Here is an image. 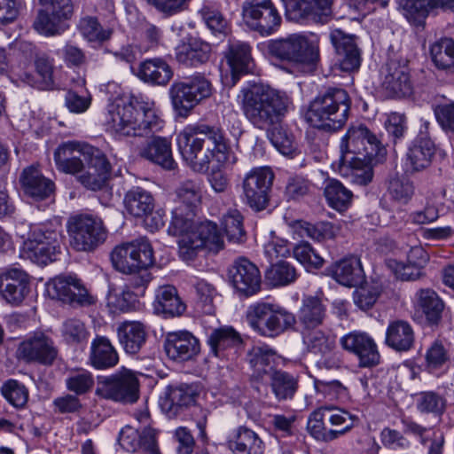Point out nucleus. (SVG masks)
<instances>
[{
  "mask_svg": "<svg viewBox=\"0 0 454 454\" xmlns=\"http://www.w3.org/2000/svg\"><path fill=\"white\" fill-rule=\"evenodd\" d=\"M114 267L120 272L131 274L153 264V251L145 239L117 246L111 254Z\"/></svg>",
  "mask_w": 454,
  "mask_h": 454,
  "instance_id": "12",
  "label": "nucleus"
},
{
  "mask_svg": "<svg viewBox=\"0 0 454 454\" xmlns=\"http://www.w3.org/2000/svg\"><path fill=\"white\" fill-rule=\"evenodd\" d=\"M176 140L184 160L195 172H207L212 157L221 164L233 165L237 161L219 128L197 125L185 129Z\"/></svg>",
  "mask_w": 454,
  "mask_h": 454,
  "instance_id": "1",
  "label": "nucleus"
},
{
  "mask_svg": "<svg viewBox=\"0 0 454 454\" xmlns=\"http://www.w3.org/2000/svg\"><path fill=\"white\" fill-rule=\"evenodd\" d=\"M445 407V398L436 392H421L416 395V408L421 413L442 415Z\"/></svg>",
  "mask_w": 454,
  "mask_h": 454,
  "instance_id": "59",
  "label": "nucleus"
},
{
  "mask_svg": "<svg viewBox=\"0 0 454 454\" xmlns=\"http://www.w3.org/2000/svg\"><path fill=\"white\" fill-rule=\"evenodd\" d=\"M52 287L59 300L74 307H87L96 302V298L74 278H57L52 282Z\"/></svg>",
  "mask_w": 454,
  "mask_h": 454,
  "instance_id": "22",
  "label": "nucleus"
},
{
  "mask_svg": "<svg viewBox=\"0 0 454 454\" xmlns=\"http://www.w3.org/2000/svg\"><path fill=\"white\" fill-rule=\"evenodd\" d=\"M1 393L7 402L16 408H22L28 400V391L27 387L16 380L5 381Z\"/></svg>",
  "mask_w": 454,
  "mask_h": 454,
  "instance_id": "64",
  "label": "nucleus"
},
{
  "mask_svg": "<svg viewBox=\"0 0 454 454\" xmlns=\"http://www.w3.org/2000/svg\"><path fill=\"white\" fill-rule=\"evenodd\" d=\"M19 356L26 362L44 365L52 364L58 356L53 340L42 333H35L23 340L18 348Z\"/></svg>",
  "mask_w": 454,
  "mask_h": 454,
  "instance_id": "20",
  "label": "nucleus"
},
{
  "mask_svg": "<svg viewBox=\"0 0 454 454\" xmlns=\"http://www.w3.org/2000/svg\"><path fill=\"white\" fill-rule=\"evenodd\" d=\"M117 335L126 353L137 354L146 340L145 325L137 321H127L117 328Z\"/></svg>",
  "mask_w": 454,
  "mask_h": 454,
  "instance_id": "38",
  "label": "nucleus"
},
{
  "mask_svg": "<svg viewBox=\"0 0 454 454\" xmlns=\"http://www.w3.org/2000/svg\"><path fill=\"white\" fill-rule=\"evenodd\" d=\"M385 156L368 158H350L340 160L341 163V175L347 177L350 183L365 186L369 184L374 176L373 168L383 160Z\"/></svg>",
  "mask_w": 454,
  "mask_h": 454,
  "instance_id": "27",
  "label": "nucleus"
},
{
  "mask_svg": "<svg viewBox=\"0 0 454 454\" xmlns=\"http://www.w3.org/2000/svg\"><path fill=\"white\" fill-rule=\"evenodd\" d=\"M325 411H327L326 406L314 411L309 417L307 428L315 439L329 442L336 439L337 433L332 432V429L325 426Z\"/></svg>",
  "mask_w": 454,
  "mask_h": 454,
  "instance_id": "55",
  "label": "nucleus"
},
{
  "mask_svg": "<svg viewBox=\"0 0 454 454\" xmlns=\"http://www.w3.org/2000/svg\"><path fill=\"white\" fill-rule=\"evenodd\" d=\"M66 387L76 395L90 393L95 385L93 373L84 368L70 369L65 379Z\"/></svg>",
  "mask_w": 454,
  "mask_h": 454,
  "instance_id": "50",
  "label": "nucleus"
},
{
  "mask_svg": "<svg viewBox=\"0 0 454 454\" xmlns=\"http://www.w3.org/2000/svg\"><path fill=\"white\" fill-rule=\"evenodd\" d=\"M88 361L96 370H108L118 364L119 356L106 337L97 336L91 341Z\"/></svg>",
  "mask_w": 454,
  "mask_h": 454,
  "instance_id": "33",
  "label": "nucleus"
},
{
  "mask_svg": "<svg viewBox=\"0 0 454 454\" xmlns=\"http://www.w3.org/2000/svg\"><path fill=\"white\" fill-rule=\"evenodd\" d=\"M432 60L438 69L454 72V40L441 38L430 47Z\"/></svg>",
  "mask_w": 454,
  "mask_h": 454,
  "instance_id": "47",
  "label": "nucleus"
},
{
  "mask_svg": "<svg viewBox=\"0 0 454 454\" xmlns=\"http://www.w3.org/2000/svg\"><path fill=\"white\" fill-rule=\"evenodd\" d=\"M326 317V307L317 296H304L298 311L301 330L320 327Z\"/></svg>",
  "mask_w": 454,
  "mask_h": 454,
  "instance_id": "37",
  "label": "nucleus"
},
{
  "mask_svg": "<svg viewBox=\"0 0 454 454\" xmlns=\"http://www.w3.org/2000/svg\"><path fill=\"white\" fill-rule=\"evenodd\" d=\"M107 122L115 134L124 137L146 136L161 129V121L152 103L137 95L112 104L108 109Z\"/></svg>",
  "mask_w": 454,
  "mask_h": 454,
  "instance_id": "3",
  "label": "nucleus"
},
{
  "mask_svg": "<svg viewBox=\"0 0 454 454\" xmlns=\"http://www.w3.org/2000/svg\"><path fill=\"white\" fill-rule=\"evenodd\" d=\"M246 319L254 332L269 338L281 335L293 329L297 323L294 314L278 304L265 301L249 305Z\"/></svg>",
  "mask_w": 454,
  "mask_h": 454,
  "instance_id": "6",
  "label": "nucleus"
},
{
  "mask_svg": "<svg viewBox=\"0 0 454 454\" xmlns=\"http://www.w3.org/2000/svg\"><path fill=\"white\" fill-rule=\"evenodd\" d=\"M62 246L63 235L59 225H38L31 230L24 242L22 255L38 264H47L57 260Z\"/></svg>",
  "mask_w": 454,
  "mask_h": 454,
  "instance_id": "7",
  "label": "nucleus"
},
{
  "mask_svg": "<svg viewBox=\"0 0 454 454\" xmlns=\"http://www.w3.org/2000/svg\"><path fill=\"white\" fill-rule=\"evenodd\" d=\"M274 180V174L270 168H254L243 178L242 201L252 210H264L270 202V192Z\"/></svg>",
  "mask_w": 454,
  "mask_h": 454,
  "instance_id": "13",
  "label": "nucleus"
},
{
  "mask_svg": "<svg viewBox=\"0 0 454 454\" xmlns=\"http://www.w3.org/2000/svg\"><path fill=\"white\" fill-rule=\"evenodd\" d=\"M269 380L270 389L278 402L292 400L298 391L299 378L288 372H271Z\"/></svg>",
  "mask_w": 454,
  "mask_h": 454,
  "instance_id": "41",
  "label": "nucleus"
},
{
  "mask_svg": "<svg viewBox=\"0 0 454 454\" xmlns=\"http://www.w3.org/2000/svg\"><path fill=\"white\" fill-rule=\"evenodd\" d=\"M340 343L345 350L357 356L359 367L372 368L380 362V355L374 340L364 332L348 333L340 338Z\"/></svg>",
  "mask_w": 454,
  "mask_h": 454,
  "instance_id": "18",
  "label": "nucleus"
},
{
  "mask_svg": "<svg viewBox=\"0 0 454 454\" xmlns=\"http://www.w3.org/2000/svg\"><path fill=\"white\" fill-rule=\"evenodd\" d=\"M95 151V147L85 143L65 142L54 152L56 167L63 173L78 175L84 169L85 163Z\"/></svg>",
  "mask_w": 454,
  "mask_h": 454,
  "instance_id": "17",
  "label": "nucleus"
},
{
  "mask_svg": "<svg viewBox=\"0 0 454 454\" xmlns=\"http://www.w3.org/2000/svg\"><path fill=\"white\" fill-rule=\"evenodd\" d=\"M175 208L172 210V217L175 215L176 208H181L183 216L193 218L194 208L200 202V187L194 180L185 179L181 181L175 190Z\"/></svg>",
  "mask_w": 454,
  "mask_h": 454,
  "instance_id": "32",
  "label": "nucleus"
},
{
  "mask_svg": "<svg viewBox=\"0 0 454 454\" xmlns=\"http://www.w3.org/2000/svg\"><path fill=\"white\" fill-rule=\"evenodd\" d=\"M241 342V338L232 327L224 326L215 329L208 335L207 343L215 356L220 357L223 352Z\"/></svg>",
  "mask_w": 454,
  "mask_h": 454,
  "instance_id": "46",
  "label": "nucleus"
},
{
  "mask_svg": "<svg viewBox=\"0 0 454 454\" xmlns=\"http://www.w3.org/2000/svg\"><path fill=\"white\" fill-rule=\"evenodd\" d=\"M295 226L299 230L301 236H307L317 241L331 239L335 237L334 226L329 222L310 223L308 222L297 221L295 223Z\"/></svg>",
  "mask_w": 454,
  "mask_h": 454,
  "instance_id": "58",
  "label": "nucleus"
},
{
  "mask_svg": "<svg viewBox=\"0 0 454 454\" xmlns=\"http://www.w3.org/2000/svg\"><path fill=\"white\" fill-rule=\"evenodd\" d=\"M382 87L388 97H406L411 93V83L408 68L395 61H390L387 66Z\"/></svg>",
  "mask_w": 454,
  "mask_h": 454,
  "instance_id": "31",
  "label": "nucleus"
},
{
  "mask_svg": "<svg viewBox=\"0 0 454 454\" xmlns=\"http://www.w3.org/2000/svg\"><path fill=\"white\" fill-rule=\"evenodd\" d=\"M211 83L197 74L172 86V105L179 116L186 117L200 101L211 95Z\"/></svg>",
  "mask_w": 454,
  "mask_h": 454,
  "instance_id": "15",
  "label": "nucleus"
},
{
  "mask_svg": "<svg viewBox=\"0 0 454 454\" xmlns=\"http://www.w3.org/2000/svg\"><path fill=\"white\" fill-rule=\"evenodd\" d=\"M121 446L129 452L141 450L142 454H160L156 442L155 431L145 427L142 431L126 426L120 433Z\"/></svg>",
  "mask_w": 454,
  "mask_h": 454,
  "instance_id": "25",
  "label": "nucleus"
},
{
  "mask_svg": "<svg viewBox=\"0 0 454 454\" xmlns=\"http://www.w3.org/2000/svg\"><path fill=\"white\" fill-rule=\"evenodd\" d=\"M176 208L172 217V236L176 238L177 255L184 262L193 261L203 249L217 253L223 239L217 225L210 221L196 223Z\"/></svg>",
  "mask_w": 454,
  "mask_h": 454,
  "instance_id": "4",
  "label": "nucleus"
},
{
  "mask_svg": "<svg viewBox=\"0 0 454 454\" xmlns=\"http://www.w3.org/2000/svg\"><path fill=\"white\" fill-rule=\"evenodd\" d=\"M111 166L106 157L98 149L87 160L84 169L78 174V181L87 189L101 190L109 178Z\"/></svg>",
  "mask_w": 454,
  "mask_h": 454,
  "instance_id": "23",
  "label": "nucleus"
},
{
  "mask_svg": "<svg viewBox=\"0 0 454 454\" xmlns=\"http://www.w3.org/2000/svg\"><path fill=\"white\" fill-rule=\"evenodd\" d=\"M175 50L176 61L181 65L191 67L206 64L212 54L211 45L195 37H191L187 42H183Z\"/></svg>",
  "mask_w": 454,
  "mask_h": 454,
  "instance_id": "29",
  "label": "nucleus"
},
{
  "mask_svg": "<svg viewBox=\"0 0 454 454\" xmlns=\"http://www.w3.org/2000/svg\"><path fill=\"white\" fill-rule=\"evenodd\" d=\"M326 420L331 426L337 427L336 429H332V432L337 433L336 439L344 435L354 427L355 422L357 420L355 415L331 406H326Z\"/></svg>",
  "mask_w": 454,
  "mask_h": 454,
  "instance_id": "57",
  "label": "nucleus"
},
{
  "mask_svg": "<svg viewBox=\"0 0 454 454\" xmlns=\"http://www.w3.org/2000/svg\"><path fill=\"white\" fill-rule=\"evenodd\" d=\"M333 3V0H289L286 12L290 19L297 21L311 19L324 23L332 15Z\"/></svg>",
  "mask_w": 454,
  "mask_h": 454,
  "instance_id": "24",
  "label": "nucleus"
},
{
  "mask_svg": "<svg viewBox=\"0 0 454 454\" xmlns=\"http://www.w3.org/2000/svg\"><path fill=\"white\" fill-rule=\"evenodd\" d=\"M267 137L274 147L284 155H292L295 147L292 135L283 129L280 123L265 129Z\"/></svg>",
  "mask_w": 454,
  "mask_h": 454,
  "instance_id": "61",
  "label": "nucleus"
},
{
  "mask_svg": "<svg viewBox=\"0 0 454 454\" xmlns=\"http://www.w3.org/2000/svg\"><path fill=\"white\" fill-rule=\"evenodd\" d=\"M78 28L82 36L90 42L103 43L107 41L113 33L109 27H104L96 17L85 16L78 24Z\"/></svg>",
  "mask_w": 454,
  "mask_h": 454,
  "instance_id": "56",
  "label": "nucleus"
},
{
  "mask_svg": "<svg viewBox=\"0 0 454 454\" xmlns=\"http://www.w3.org/2000/svg\"><path fill=\"white\" fill-rule=\"evenodd\" d=\"M381 292L382 286L380 283H366L354 292V302L363 310L370 309L379 299Z\"/></svg>",
  "mask_w": 454,
  "mask_h": 454,
  "instance_id": "62",
  "label": "nucleus"
},
{
  "mask_svg": "<svg viewBox=\"0 0 454 454\" xmlns=\"http://www.w3.org/2000/svg\"><path fill=\"white\" fill-rule=\"evenodd\" d=\"M332 277L345 286H356L364 279V270L357 257L351 256L335 262L330 270Z\"/></svg>",
  "mask_w": 454,
  "mask_h": 454,
  "instance_id": "35",
  "label": "nucleus"
},
{
  "mask_svg": "<svg viewBox=\"0 0 454 454\" xmlns=\"http://www.w3.org/2000/svg\"><path fill=\"white\" fill-rule=\"evenodd\" d=\"M268 51L271 57L288 63L314 65L319 59L317 46L310 43L305 35L298 34L270 40Z\"/></svg>",
  "mask_w": 454,
  "mask_h": 454,
  "instance_id": "10",
  "label": "nucleus"
},
{
  "mask_svg": "<svg viewBox=\"0 0 454 454\" xmlns=\"http://www.w3.org/2000/svg\"><path fill=\"white\" fill-rule=\"evenodd\" d=\"M67 228L70 245L77 251H91L103 244L107 237L102 219L92 215L69 218Z\"/></svg>",
  "mask_w": 454,
  "mask_h": 454,
  "instance_id": "9",
  "label": "nucleus"
},
{
  "mask_svg": "<svg viewBox=\"0 0 454 454\" xmlns=\"http://www.w3.org/2000/svg\"><path fill=\"white\" fill-rule=\"evenodd\" d=\"M419 305L430 324L436 325L440 321L444 304L434 291L431 289L420 290L419 293Z\"/></svg>",
  "mask_w": 454,
  "mask_h": 454,
  "instance_id": "53",
  "label": "nucleus"
},
{
  "mask_svg": "<svg viewBox=\"0 0 454 454\" xmlns=\"http://www.w3.org/2000/svg\"><path fill=\"white\" fill-rule=\"evenodd\" d=\"M20 183L25 192L35 200L46 199L54 191V184L45 178L34 166L24 168L20 176Z\"/></svg>",
  "mask_w": 454,
  "mask_h": 454,
  "instance_id": "36",
  "label": "nucleus"
},
{
  "mask_svg": "<svg viewBox=\"0 0 454 454\" xmlns=\"http://www.w3.org/2000/svg\"><path fill=\"white\" fill-rule=\"evenodd\" d=\"M228 448L233 454H262L263 442L251 429L239 427L235 436L229 440Z\"/></svg>",
  "mask_w": 454,
  "mask_h": 454,
  "instance_id": "42",
  "label": "nucleus"
},
{
  "mask_svg": "<svg viewBox=\"0 0 454 454\" xmlns=\"http://www.w3.org/2000/svg\"><path fill=\"white\" fill-rule=\"evenodd\" d=\"M414 332L411 325L403 320L391 322L386 332V344L399 352L410 350L414 343Z\"/></svg>",
  "mask_w": 454,
  "mask_h": 454,
  "instance_id": "39",
  "label": "nucleus"
},
{
  "mask_svg": "<svg viewBox=\"0 0 454 454\" xmlns=\"http://www.w3.org/2000/svg\"><path fill=\"white\" fill-rule=\"evenodd\" d=\"M330 41L337 55V62L343 72L356 71L361 65V51L357 47L356 36L336 28L329 34Z\"/></svg>",
  "mask_w": 454,
  "mask_h": 454,
  "instance_id": "19",
  "label": "nucleus"
},
{
  "mask_svg": "<svg viewBox=\"0 0 454 454\" xmlns=\"http://www.w3.org/2000/svg\"><path fill=\"white\" fill-rule=\"evenodd\" d=\"M435 154V145L432 139L420 131L408 149L406 166L411 172L427 169L432 163Z\"/></svg>",
  "mask_w": 454,
  "mask_h": 454,
  "instance_id": "28",
  "label": "nucleus"
},
{
  "mask_svg": "<svg viewBox=\"0 0 454 454\" xmlns=\"http://www.w3.org/2000/svg\"><path fill=\"white\" fill-rule=\"evenodd\" d=\"M29 292L28 275L20 269H11L0 275V293L10 304L20 305Z\"/></svg>",
  "mask_w": 454,
  "mask_h": 454,
  "instance_id": "26",
  "label": "nucleus"
},
{
  "mask_svg": "<svg viewBox=\"0 0 454 454\" xmlns=\"http://www.w3.org/2000/svg\"><path fill=\"white\" fill-rule=\"evenodd\" d=\"M200 14L213 35H227L230 30L229 22L219 10L212 6H203L200 10Z\"/></svg>",
  "mask_w": 454,
  "mask_h": 454,
  "instance_id": "60",
  "label": "nucleus"
},
{
  "mask_svg": "<svg viewBox=\"0 0 454 454\" xmlns=\"http://www.w3.org/2000/svg\"><path fill=\"white\" fill-rule=\"evenodd\" d=\"M398 10L414 26H423L429 12L434 10L429 0H398Z\"/></svg>",
  "mask_w": 454,
  "mask_h": 454,
  "instance_id": "49",
  "label": "nucleus"
},
{
  "mask_svg": "<svg viewBox=\"0 0 454 454\" xmlns=\"http://www.w3.org/2000/svg\"><path fill=\"white\" fill-rule=\"evenodd\" d=\"M137 76L145 82L166 85L170 80V69L165 60L150 59L140 64Z\"/></svg>",
  "mask_w": 454,
  "mask_h": 454,
  "instance_id": "44",
  "label": "nucleus"
},
{
  "mask_svg": "<svg viewBox=\"0 0 454 454\" xmlns=\"http://www.w3.org/2000/svg\"><path fill=\"white\" fill-rule=\"evenodd\" d=\"M141 155L165 169H170V146L165 137H153L142 150Z\"/></svg>",
  "mask_w": 454,
  "mask_h": 454,
  "instance_id": "52",
  "label": "nucleus"
},
{
  "mask_svg": "<svg viewBox=\"0 0 454 454\" xmlns=\"http://www.w3.org/2000/svg\"><path fill=\"white\" fill-rule=\"evenodd\" d=\"M340 159L385 156L381 141L365 125H351L340 143Z\"/></svg>",
  "mask_w": 454,
  "mask_h": 454,
  "instance_id": "11",
  "label": "nucleus"
},
{
  "mask_svg": "<svg viewBox=\"0 0 454 454\" xmlns=\"http://www.w3.org/2000/svg\"><path fill=\"white\" fill-rule=\"evenodd\" d=\"M35 74L24 73L20 79L26 84L42 90L54 87V59L46 54L37 55L34 60Z\"/></svg>",
  "mask_w": 454,
  "mask_h": 454,
  "instance_id": "30",
  "label": "nucleus"
},
{
  "mask_svg": "<svg viewBox=\"0 0 454 454\" xmlns=\"http://www.w3.org/2000/svg\"><path fill=\"white\" fill-rule=\"evenodd\" d=\"M239 98L244 116L259 129L280 123L288 110L287 97L263 83L243 87Z\"/></svg>",
  "mask_w": 454,
  "mask_h": 454,
  "instance_id": "2",
  "label": "nucleus"
},
{
  "mask_svg": "<svg viewBox=\"0 0 454 454\" xmlns=\"http://www.w3.org/2000/svg\"><path fill=\"white\" fill-rule=\"evenodd\" d=\"M222 225L230 241L240 243L245 239L243 217L238 210H231L223 215Z\"/></svg>",
  "mask_w": 454,
  "mask_h": 454,
  "instance_id": "63",
  "label": "nucleus"
},
{
  "mask_svg": "<svg viewBox=\"0 0 454 454\" xmlns=\"http://www.w3.org/2000/svg\"><path fill=\"white\" fill-rule=\"evenodd\" d=\"M225 58L231 69L234 82L239 74L251 73L254 67L251 56V47L244 42L237 41L230 43Z\"/></svg>",
  "mask_w": 454,
  "mask_h": 454,
  "instance_id": "34",
  "label": "nucleus"
},
{
  "mask_svg": "<svg viewBox=\"0 0 454 454\" xmlns=\"http://www.w3.org/2000/svg\"><path fill=\"white\" fill-rule=\"evenodd\" d=\"M265 278L273 286H284L294 283L298 273L290 262L280 260L270 265L265 272Z\"/></svg>",
  "mask_w": 454,
  "mask_h": 454,
  "instance_id": "54",
  "label": "nucleus"
},
{
  "mask_svg": "<svg viewBox=\"0 0 454 454\" xmlns=\"http://www.w3.org/2000/svg\"><path fill=\"white\" fill-rule=\"evenodd\" d=\"M276 352L268 346H254L247 354V359L254 369V376L262 379L268 377L271 372H276L271 364L274 361Z\"/></svg>",
  "mask_w": 454,
  "mask_h": 454,
  "instance_id": "45",
  "label": "nucleus"
},
{
  "mask_svg": "<svg viewBox=\"0 0 454 454\" xmlns=\"http://www.w3.org/2000/svg\"><path fill=\"white\" fill-rule=\"evenodd\" d=\"M124 206L128 213L133 216L148 219L154 208V200L150 192L137 187L126 193Z\"/></svg>",
  "mask_w": 454,
  "mask_h": 454,
  "instance_id": "43",
  "label": "nucleus"
},
{
  "mask_svg": "<svg viewBox=\"0 0 454 454\" xmlns=\"http://www.w3.org/2000/svg\"><path fill=\"white\" fill-rule=\"evenodd\" d=\"M244 23L262 36L277 32L282 18L271 0H246L242 5Z\"/></svg>",
  "mask_w": 454,
  "mask_h": 454,
  "instance_id": "14",
  "label": "nucleus"
},
{
  "mask_svg": "<svg viewBox=\"0 0 454 454\" xmlns=\"http://www.w3.org/2000/svg\"><path fill=\"white\" fill-rule=\"evenodd\" d=\"M229 278L236 291L246 297L257 294L261 289L260 270L246 258L234 262L229 270Z\"/></svg>",
  "mask_w": 454,
  "mask_h": 454,
  "instance_id": "21",
  "label": "nucleus"
},
{
  "mask_svg": "<svg viewBox=\"0 0 454 454\" xmlns=\"http://www.w3.org/2000/svg\"><path fill=\"white\" fill-rule=\"evenodd\" d=\"M302 342L310 353L325 356L336 346L335 338L319 327L301 330Z\"/></svg>",
  "mask_w": 454,
  "mask_h": 454,
  "instance_id": "40",
  "label": "nucleus"
},
{
  "mask_svg": "<svg viewBox=\"0 0 454 454\" xmlns=\"http://www.w3.org/2000/svg\"><path fill=\"white\" fill-rule=\"evenodd\" d=\"M140 384L137 373L121 367L98 381L95 394L99 398L122 404L135 403L139 398Z\"/></svg>",
  "mask_w": 454,
  "mask_h": 454,
  "instance_id": "8",
  "label": "nucleus"
},
{
  "mask_svg": "<svg viewBox=\"0 0 454 454\" xmlns=\"http://www.w3.org/2000/svg\"><path fill=\"white\" fill-rule=\"evenodd\" d=\"M43 9L34 22L35 29L44 35H55L65 30L64 21L74 12L71 0H38Z\"/></svg>",
  "mask_w": 454,
  "mask_h": 454,
  "instance_id": "16",
  "label": "nucleus"
},
{
  "mask_svg": "<svg viewBox=\"0 0 454 454\" xmlns=\"http://www.w3.org/2000/svg\"><path fill=\"white\" fill-rule=\"evenodd\" d=\"M325 196L329 206L340 212L347 210L353 199L352 192L336 179L328 182L325 188Z\"/></svg>",
  "mask_w": 454,
  "mask_h": 454,
  "instance_id": "51",
  "label": "nucleus"
},
{
  "mask_svg": "<svg viewBox=\"0 0 454 454\" xmlns=\"http://www.w3.org/2000/svg\"><path fill=\"white\" fill-rule=\"evenodd\" d=\"M350 106L351 100L345 90L329 87L309 103L306 120L315 129L335 132L346 124Z\"/></svg>",
  "mask_w": 454,
  "mask_h": 454,
  "instance_id": "5",
  "label": "nucleus"
},
{
  "mask_svg": "<svg viewBox=\"0 0 454 454\" xmlns=\"http://www.w3.org/2000/svg\"><path fill=\"white\" fill-rule=\"evenodd\" d=\"M172 359L180 361L192 358L200 350L199 340L188 331L172 332Z\"/></svg>",
  "mask_w": 454,
  "mask_h": 454,
  "instance_id": "48",
  "label": "nucleus"
}]
</instances>
